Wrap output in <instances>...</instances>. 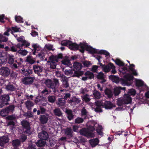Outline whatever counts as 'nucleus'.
<instances>
[{"mask_svg":"<svg viewBox=\"0 0 149 149\" xmlns=\"http://www.w3.org/2000/svg\"><path fill=\"white\" fill-rule=\"evenodd\" d=\"M8 111L6 108L1 110L0 112V114L1 116H6L9 113V111Z\"/></svg>","mask_w":149,"mask_h":149,"instance_id":"79ce46f5","label":"nucleus"},{"mask_svg":"<svg viewBox=\"0 0 149 149\" xmlns=\"http://www.w3.org/2000/svg\"><path fill=\"white\" fill-rule=\"evenodd\" d=\"M21 123L22 126L24 127L25 129L27 130L25 131V132L26 133H29L30 129L29 123L27 121L23 120L21 122Z\"/></svg>","mask_w":149,"mask_h":149,"instance_id":"aec40b11","label":"nucleus"},{"mask_svg":"<svg viewBox=\"0 0 149 149\" xmlns=\"http://www.w3.org/2000/svg\"><path fill=\"white\" fill-rule=\"evenodd\" d=\"M73 70L74 71V74L72 75L73 77H79L84 74V72L83 71L79 70L75 71L74 70V69H73Z\"/></svg>","mask_w":149,"mask_h":149,"instance_id":"cd10ccee","label":"nucleus"},{"mask_svg":"<svg viewBox=\"0 0 149 149\" xmlns=\"http://www.w3.org/2000/svg\"><path fill=\"white\" fill-rule=\"evenodd\" d=\"M8 63L10 64H13L15 62V57L12 54H8Z\"/></svg>","mask_w":149,"mask_h":149,"instance_id":"4be33fe9","label":"nucleus"},{"mask_svg":"<svg viewBox=\"0 0 149 149\" xmlns=\"http://www.w3.org/2000/svg\"><path fill=\"white\" fill-rule=\"evenodd\" d=\"M66 113L68 114V118L69 120H71L73 118V115L72 111L70 110L67 109L65 111Z\"/></svg>","mask_w":149,"mask_h":149,"instance_id":"2f4dec72","label":"nucleus"},{"mask_svg":"<svg viewBox=\"0 0 149 149\" xmlns=\"http://www.w3.org/2000/svg\"><path fill=\"white\" fill-rule=\"evenodd\" d=\"M65 134L68 136L71 137L72 136V132L71 128H67L65 130Z\"/></svg>","mask_w":149,"mask_h":149,"instance_id":"c756f323","label":"nucleus"},{"mask_svg":"<svg viewBox=\"0 0 149 149\" xmlns=\"http://www.w3.org/2000/svg\"><path fill=\"white\" fill-rule=\"evenodd\" d=\"M26 107L29 110L31 109V107L34 105V104L32 102L28 101L25 102Z\"/></svg>","mask_w":149,"mask_h":149,"instance_id":"c9c22d12","label":"nucleus"},{"mask_svg":"<svg viewBox=\"0 0 149 149\" xmlns=\"http://www.w3.org/2000/svg\"><path fill=\"white\" fill-rule=\"evenodd\" d=\"M38 137L39 138L43 140H46L48 137L47 133L45 131H43L38 134Z\"/></svg>","mask_w":149,"mask_h":149,"instance_id":"6ab92c4d","label":"nucleus"},{"mask_svg":"<svg viewBox=\"0 0 149 149\" xmlns=\"http://www.w3.org/2000/svg\"><path fill=\"white\" fill-rule=\"evenodd\" d=\"M8 54L5 52H0V64L7 62L8 60Z\"/></svg>","mask_w":149,"mask_h":149,"instance_id":"ddd939ff","label":"nucleus"},{"mask_svg":"<svg viewBox=\"0 0 149 149\" xmlns=\"http://www.w3.org/2000/svg\"><path fill=\"white\" fill-rule=\"evenodd\" d=\"M87 46V45L85 44L80 43L79 45H78L77 50H79L81 52L83 53L84 52L85 50H86Z\"/></svg>","mask_w":149,"mask_h":149,"instance_id":"5701e85b","label":"nucleus"},{"mask_svg":"<svg viewBox=\"0 0 149 149\" xmlns=\"http://www.w3.org/2000/svg\"><path fill=\"white\" fill-rule=\"evenodd\" d=\"M6 90L9 91H14L16 89L15 88L13 85L8 84L6 87Z\"/></svg>","mask_w":149,"mask_h":149,"instance_id":"473e14b6","label":"nucleus"},{"mask_svg":"<svg viewBox=\"0 0 149 149\" xmlns=\"http://www.w3.org/2000/svg\"><path fill=\"white\" fill-rule=\"evenodd\" d=\"M109 77L113 82L116 83L119 82V78L118 76L111 75L109 76Z\"/></svg>","mask_w":149,"mask_h":149,"instance_id":"c85d7f7f","label":"nucleus"},{"mask_svg":"<svg viewBox=\"0 0 149 149\" xmlns=\"http://www.w3.org/2000/svg\"><path fill=\"white\" fill-rule=\"evenodd\" d=\"M32 47L33 48V49H32V51H36L37 49L39 48L40 46L37 44H34L32 45Z\"/></svg>","mask_w":149,"mask_h":149,"instance_id":"052dcab7","label":"nucleus"},{"mask_svg":"<svg viewBox=\"0 0 149 149\" xmlns=\"http://www.w3.org/2000/svg\"><path fill=\"white\" fill-rule=\"evenodd\" d=\"M12 144L13 146H19L20 144V141L17 139H16L12 141Z\"/></svg>","mask_w":149,"mask_h":149,"instance_id":"a18cd8bd","label":"nucleus"},{"mask_svg":"<svg viewBox=\"0 0 149 149\" xmlns=\"http://www.w3.org/2000/svg\"><path fill=\"white\" fill-rule=\"evenodd\" d=\"M8 40V38L7 37L0 33V42H6Z\"/></svg>","mask_w":149,"mask_h":149,"instance_id":"c03bdc74","label":"nucleus"},{"mask_svg":"<svg viewBox=\"0 0 149 149\" xmlns=\"http://www.w3.org/2000/svg\"><path fill=\"white\" fill-rule=\"evenodd\" d=\"M124 79H122V82L123 84L127 86H130L131 83L129 82L131 80H133L134 79V77L131 74H127L124 76Z\"/></svg>","mask_w":149,"mask_h":149,"instance_id":"0eeeda50","label":"nucleus"},{"mask_svg":"<svg viewBox=\"0 0 149 149\" xmlns=\"http://www.w3.org/2000/svg\"><path fill=\"white\" fill-rule=\"evenodd\" d=\"M8 111L9 113L10 112H12L14 109V106L13 105H11L6 108Z\"/></svg>","mask_w":149,"mask_h":149,"instance_id":"680f3d73","label":"nucleus"},{"mask_svg":"<svg viewBox=\"0 0 149 149\" xmlns=\"http://www.w3.org/2000/svg\"><path fill=\"white\" fill-rule=\"evenodd\" d=\"M65 74L67 75H72L73 74V71L72 70H65L64 71Z\"/></svg>","mask_w":149,"mask_h":149,"instance_id":"603ef678","label":"nucleus"},{"mask_svg":"<svg viewBox=\"0 0 149 149\" xmlns=\"http://www.w3.org/2000/svg\"><path fill=\"white\" fill-rule=\"evenodd\" d=\"M62 64L70 66L71 65L70 60L67 58H65L62 61Z\"/></svg>","mask_w":149,"mask_h":149,"instance_id":"58836bf2","label":"nucleus"},{"mask_svg":"<svg viewBox=\"0 0 149 149\" xmlns=\"http://www.w3.org/2000/svg\"><path fill=\"white\" fill-rule=\"evenodd\" d=\"M78 45L75 43H72L71 41L69 45V47L71 50H77Z\"/></svg>","mask_w":149,"mask_h":149,"instance_id":"7c9ffc66","label":"nucleus"},{"mask_svg":"<svg viewBox=\"0 0 149 149\" xmlns=\"http://www.w3.org/2000/svg\"><path fill=\"white\" fill-rule=\"evenodd\" d=\"M70 41L68 40H64L61 42V44L62 45L69 46Z\"/></svg>","mask_w":149,"mask_h":149,"instance_id":"8fccbe9b","label":"nucleus"},{"mask_svg":"<svg viewBox=\"0 0 149 149\" xmlns=\"http://www.w3.org/2000/svg\"><path fill=\"white\" fill-rule=\"evenodd\" d=\"M10 73V69L7 67H3L0 69V74L4 77H8Z\"/></svg>","mask_w":149,"mask_h":149,"instance_id":"9d476101","label":"nucleus"},{"mask_svg":"<svg viewBox=\"0 0 149 149\" xmlns=\"http://www.w3.org/2000/svg\"><path fill=\"white\" fill-rule=\"evenodd\" d=\"M102 126L100 125H98V128L96 130L98 133L100 135H102Z\"/></svg>","mask_w":149,"mask_h":149,"instance_id":"864d4df0","label":"nucleus"},{"mask_svg":"<svg viewBox=\"0 0 149 149\" xmlns=\"http://www.w3.org/2000/svg\"><path fill=\"white\" fill-rule=\"evenodd\" d=\"M65 101L64 99L63 98L59 99L58 101L56 102L57 104L59 105V106H62L64 105L65 103Z\"/></svg>","mask_w":149,"mask_h":149,"instance_id":"e433bc0d","label":"nucleus"},{"mask_svg":"<svg viewBox=\"0 0 149 149\" xmlns=\"http://www.w3.org/2000/svg\"><path fill=\"white\" fill-rule=\"evenodd\" d=\"M129 69L131 71L132 74L134 76H137L138 74L136 70L133 67H129Z\"/></svg>","mask_w":149,"mask_h":149,"instance_id":"5fc2aeb1","label":"nucleus"},{"mask_svg":"<svg viewBox=\"0 0 149 149\" xmlns=\"http://www.w3.org/2000/svg\"><path fill=\"white\" fill-rule=\"evenodd\" d=\"M30 45V43L28 41L24 40L21 43H18L17 45V47L20 49L21 48H22V47L24 46V47H27Z\"/></svg>","mask_w":149,"mask_h":149,"instance_id":"a211bd4d","label":"nucleus"},{"mask_svg":"<svg viewBox=\"0 0 149 149\" xmlns=\"http://www.w3.org/2000/svg\"><path fill=\"white\" fill-rule=\"evenodd\" d=\"M99 140L97 138L92 139L89 140V143L92 146L95 147L98 144Z\"/></svg>","mask_w":149,"mask_h":149,"instance_id":"bb28decb","label":"nucleus"},{"mask_svg":"<svg viewBox=\"0 0 149 149\" xmlns=\"http://www.w3.org/2000/svg\"><path fill=\"white\" fill-rule=\"evenodd\" d=\"M36 57L39 58L40 61H43L45 58V55L43 52H40L36 55Z\"/></svg>","mask_w":149,"mask_h":149,"instance_id":"4c0bfd02","label":"nucleus"},{"mask_svg":"<svg viewBox=\"0 0 149 149\" xmlns=\"http://www.w3.org/2000/svg\"><path fill=\"white\" fill-rule=\"evenodd\" d=\"M73 66L74 69L77 70H80L82 68L81 64L77 62H74Z\"/></svg>","mask_w":149,"mask_h":149,"instance_id":"393cba45","label":"nucleus"},{"mask_svg":"<svg viewBox=\"0 0 149 149\" xmlns=\"http://www.w3.org/2000/svg\"><path fill=\"white\" fill-rule=\"evenodd\" d=\"M10 50L13 52H17V48L13 45L10 47Z\"/></svg>","mask_w":149,"mask_h":149,"instance_id":"bf43d9fd","label":"nucleus"},{"mask_svg":"<svg viewBox=\"0 0 149 149\" xmlns=\"http://www.w3.org/2000/svg\"><path fill=\"white\" fill-rule=\"evenodd\" d=\"M46 143L45 140L41 139L36 143V144L38 146H42L45 145Z\"/></svg>","mask_w":149,"mask_h":149,"instance_id":"f704fd0d","label":"nucleus"},{"mask_svg":"<svg viewBox=\"0 0 149 149\" xmlns=\"http://www.w3.org/2000/svg\"><path fill=\"white\" fill-rule=\"evenodd\" d=\"M99 66L96 65H94L93 66L92 68L91 71L94 72H96Z\"/></svg>","mask_w":149,"mask_h":149,"instance_id":"0e129e2a","label":"nucleus"},{"mask_svg":"<svg viewBox=\"0 0 149 149\" xmlns=\"http://www.w3.org/2000/svg\"><path fill=\"white\" fill-rule=\"evenodd\" d=\"M96 76L98 79H103L104 78V74L102 72H100L98 73Z\"/></svg>","mask_w":149,"mask_h":149,"instance_id":"de8ad7c7","label":"nucleus"},{"mask_svg":"<svg viewBox=\"0 0 149 149\" xmlns=\"http://www.w3.org/2000/svg\"><path fill=\"white\" fill-rule=\"evenodd\" d=\"M98 54H103L107 56L109 55V53L108 52L105 50H101L98 52Z\"/></svg>","mask_w":149,"mask_h":149,"instance_id":"09e8293b","label":"nucleus"},{"mask_svg":"<svg viewBox=\"0 0 149 149\" xmlns=\"http://www.w3.org/2000/svg\"><path fill=\"white\" fill-rule=\"evenodd\" d=\"M115 63L116 64L120 67L124 66H125L124 63L119 59H116L115 61Z\"/></svg>","mask_w":149,"mask_h":149,"instance_id":"a19ab883","label":"nucleus"},{"mask_svg":"<svg viewBox=\"0 0 149 149\" xmlns=\"http://www.w3.org/2000/svg\"><path fill=\"white\" fill-rule=\"evenodd\" d=\"M97 64L101 67L102 70L104 72L107 73L110 71L113 63L110 62L107 65H105L101 63H98Z\"/></svg>","mask_w":149,"mask_h":149,"instance_id":"1a4fd4ad","label":"nucleus"},{"mask_svg":"<svg viewBox=\"0 0 149 149\" xmlns=\"http://www.w3.org/2000/svg\"><path fill=\"white\" fill-rule=\"evenodd\" d=\"M33 69L34 72L36 74H37L39 76L40 73L43 70V68L41 66L38 65H33Z\"/></svg>","mask_w":149,"mask_h":149,"instance_id":"4468645a","label":"nucleus"},{"mask_svg":"<svg viewBox=\"0 0 149 149\" xmlns=\"http://www.w3.org/2000/svg\"><path fill=\"white\" fill-rule=\"evenodd\" d=\"M28 52L25 49L19 50L17 51V53L23 56L26 55L27 54Z\"/></svg>","mask_w":149,"mask_h":149,"instance_id":"37998d69","label":"nucleus"},{"mask_svg":"<svg viewBox=\"0 0 149 149\" xmlns=\"http://www.w3.org/2000/svg\"><path fill=\"white\" fill-rule=\"evenodd\" d=\"M133 94L131 95L129 94H125L123 97L119 98L117 101V104L119 106L130 104L132 102V99L131 96H133Z\"/></svg>","mask_w":149,"mask_h":149,"instance_id":"7ed1b4c3","label":"nucleus"},{"mask_svg":"<svg viewBox=\"0 0 149 149\" xmlns=\"http://www.w3.org/2000/svg\"><path fill=\"white\" fill-rule=\"evenodd\" d=\"M125 88H122L120 87H116L114 88V93H120L121 90H125Z\"/></svg>","mask_w":149,"mask_h":149,"instance_id":"49530a36","label":"nucleus"},{"mask_svg":"<svg viewBox=\"0 0 149 149\" xmlns=\"http://www.w3.org/2000/svg\"><path fill=\"white\" fill-rule=\"evenodd\" d=\"M53 81L51 79H47L45 80V83L48 88L51 89L52 91L54 93L58 91V86L59 85L58 80L56 78H54Z\"/></svg>","mask_w":149,"mask_h":149,"instance_id":"f03ea898","label":"nucleus"},{"mask_svg":"<svg viewBox=\"0 0 149 149\" xmlns=\"http://www.w3.org/2000/svg\"><path fill=\"white\" fill-rule=\"evenodd\" d=\"M82 116L86 115L87 114L88 112L84 107H83L81 111Z\"/></svg>","mask_w":149,"mask_h":149,"instance_id":"774afa93","label":"nucleus"},{"mask_svg":"<svg viewBox=\"0 0 149 149\" xmlns=\"http://www.w3.org/2000/svg\"><path fill=\"white\" fill-rule=\"evenodd\" d=\"M54 112L55 115L56 116H60L62 115V113L60 110L58 108L55 109L54 110Z\"/></svg>","mask_w":149,"mask_h":149,"instance_id":"ea45409f","label":"nucleus"},{"mask_svg":"<svg viewBox=\"0 0 149 149\" xmlns=\"http://www.w3.org/2000/svg\"><path fill=\"white\" fill-rule=\"evenodd\" d=\"M35 79L34 77H26L22 79V81L25 85H29L33 83Z\"/></svg>","mask_w":149,"mask_h":149,"instance_id":"f8f14e48","label":"nucleus"},{"mask_svg":"<svg viewBox=\"0 0 149 149\" xmlns=\"http://www.w3.org/2000/svg\"><path fill=\"white\" fill-rule=\"evenodd\" d=\"M63 57V54L61 53L58 54L56 55H52L49 57L50 67L51 68L54 69L56 68L57 63L58 62L59 59H61Z\"/></svg>","mask_w":149,"mask_h":149,"instance_id":"20e7f679","label":"nucleus"},{"mask_svg":"<svg viewBox=\"0 0 149 149\" xmlns=\"http://www.w3.org/2000/svg\"><path fill=\"white\" fill-rule=\"evenodd\" d=\"M36 58H33L32 56H28L26 58V61L31 64H34L36 61Z\"/></svg>","mask_w":149,"mask_h":149,"instance_id":"a878e982","label":"nucleus"},{"mask_svg":"<svg viewBox=\"0 0 149 149\" xmlns=\"http://www.w3.org/2000/svg\"><path fill=\"white\" fill-rule=\"evenodd\" d=\"M115 66L113 64L111 68V69L112 70L111 71V73L113 74H115L116 73V71L115 69Z\"/></svg>","mask_w":149,"mask_h":149,"instance_id":"69168bd1","label":"nucleus"},{"mask_svg":"<svg viewBox=\"0 0 149 149\" xmlns=\"http://www.w3.org/2000/svg\"><path fill=\"white\" fill-rule=\"evenodd\" d=\"M114 107L115 106L110 102L105 101L103 103L102 102L98 101L95 102V104L92 105V107L94 108L96 112H102V108L104 107L106 109H110Z\"/></svg>","mask_w":149,"mask_h":149,"instance_id":"f257e3e1","label":"nucleus"},{"mask_svg":"<svg viewBox=\"0 0 149 149\" xmlns=\"http://www.w3.org/2000/svg\"><path fill=\"white\" fill-rule=\"evenodd\" d=\"M84 120L81 118L79 117L77 118L75 120V122L77 123H80L83 122Z\"/></svg>","mask_w":149,"mask_h":149,"instance_id":"6e6d98bb","label":"nucleus"},{"mask_svg":"<svg viewBox=\"0 0 149 149\" xmlns=\"http://www.w3.org/2000/svg\"><path fill=\"white\" fill-rule=\"evenodd\" d=\"M84 74L86 76L82 78L81 80L83 81H85L88 79H91L94 78V74L93 73L89 71H86Z\"/></svg>","mask_w":149,"mask_h":149,"instance_id":"9b49d317","label":"nucleus"},{"mask_svg":"<svg viewBox=\"0 0 149 149\" xmlns=\"http://www.w3.org/2000/svg\"><path fill=\"white\" fill-rule=\"evenodd\" d=\"M49 120L48 114H45L40 115L39 117V120L42 124H45L47 123Z\"/></svg>","mask_w":149,"mask_h":149,"instance_id":"2eb2a0df","label":"nucleus"},{"mask_svg":"<svg viewBox=\"0 0 149 149\" xmlns=\"http://www.w3.org/2000/svg\"><path fill=\"white\" fill-rule=\"evenodd\" d=\"M83 64L84 67H88L91 65L90 62L87 61H84L83 62Z\"/></svg>","mask_w":149,"mask_h":149,"instance_id":"4d7b16f0","label":"nucleus"},{"mask_svg":"<svg viewBox=\"0 0 149 149\" xmlns=\"http://www.w3.org/2000/svg\"><path fill=\"white\" fill-rule=\"evenodd\" d=\"M83 100H84L86 102H88L90 100V99L87 95H85L82 97Z\"/></svg>","mask_w":149,"mask_h":149,"instance_id":"e2e57ef3","label":"nucleus"},{"mask_svg":"<svg viewBox=\"0 0 149 149\" xmlns=\"http://www.w3.org/2000/svg\"><path fill=\"white\" fill-rule=\"evenodd\" d=\"M135 85L137 87H140L139 90L140 93L143 92L145 93H149V87L144 84V82L141 80L136 79Z\"/></svg>","mask_w":149,"mask_h":149,"instance_id":"423d86ee","label":"nucleus"},{"mask_svg":"<svg viewBox=\"0 0 149 149\" xmlns=\"http://www.w3.org/2000/svg\"><path fill=\"white\" fill-rule=\"evenodd\" d=\"M9 100V95L8 94H3L0 97V108H2L5 105L8 104L7 102Z\"/></svg>","mask_w":149,"mask_h":149,"instance_id":"6e6552de","label":"nucleus"},{"mask_svg":"<svg viewBox=\"0 0 149 149\" xmlns=\"http://www.w3.org/2000/svg\"><path fill=\"white\" fill-rule=\"evenodd\" d=\"M136 97V99L143 102V100L145 99V97H143L142 94H134L133 96L135 95Z\"/></svg>","mask_w":149,"mask_h":149,"instance_id":"72a5a7b5","label":"nucleus"},{"mask_svg":"<svg viewBox=\"0 0 149 149\" xmlns=\"http://www.w3.org/2000/svg\"><path fill=\"white\" fill-rule=\"evenodd\" d=\"M97 125V124L95 125L93 123L91 125L88 127L87 129H83L81 133L84 135L88 137H93L95 135L92 133V132L95 130V128L94 127H96L95 125Z\"/></svg>","mask_w":149,"mask_h":149,"instance_id":"39448f33","label":"nucleus"},{"mask_svg":"<svg viewBox=\"0 0 149 149\" xmlns=\"http://www.w3.org/2000/svg\"><path fill=\"white\" fill-rule=\"evenodd\" d=\"M33 72L32 70L28 69L25 70V69L22 70L21 73L25 76H29L31 75Z\"/></svg>","mask_w":149,"mask_h":149,"instance_id":"b1692460","label":"nucleus"},{"mask_svg":"<svg viewBox=\"0 0 149 149\" xmlns=\"http://www.w3.org/2000/svg\"><path fill=\"white\" fill-rule=\"evenodd\" d=\"M15 20L17 22H23V18L20 16H15Z\"/></svg>","mask_w":149,"mask_h":149,"instance_id":"3c124183","label":"nucleus"},{"mask_svg":"<svg viewBox=\"0 0 149 149\" xmlns=\"http://www.w3.org/2000/svg\"><path fill=\"white\" fill-rule=\"evenodd\" d=\"M86 50L88 51L90 53L92 54H98V52L99 51L97 49L93 48L92 47L88 45L86 46Z\"/></svg>","mask_w":149,"mask_h":149,"instance_id":"412c9836","label":"nucleus"},{"mask_svg":"<svg viewBox=\"0 0 149 149\" xmlns=\"http://www.w3.org/2000/svg\"><path fill=\"white\" fill-rule=\"evenodd\" d=\"M48 100L51 102H54L55 100V98L54 96H51L48 97Z\"/></svg>","mask_w":149,"mask_h":149,"instance_id":"13d9d810","label":"nucleus"},{"mask_svg":"<svg viewBox=\"0 0 149 149\" xmlns=\"http://www.w3.org/2000/svg\"><path fill=\"white\" fill-rule=\"evenodd\" d=\"M80 100L79 99L75 97L73 98L71 100V102H74L76 103H78L80 102Z\"/></svg>","mask_w":149,"mask_h":149,"instance_id":"338daca9","label":"nucleus"},{"mask_svg":"<svg viewBox=\"0 0 149 149\" xmlns=\"http://www.w3.org/2000/svg\"><path fill=\"white\" fill-rule=\"evenodd\" d=\"M61 78L63 86L66 88L69 87V84L68 83V78L65 76L64 75H63L61 77Z\"/></svg>","mask_w":149,"mask_h":149,"instance_id":"f3484780","label":"nucleus"},{"mask_svg":"<svg viewBox=\"0 0 149 149\" xmlns=\"http://www.w3.org/2000/svg\"><path fill=\"white\" fill-rule=\"evenodd\" d=\"M9 139L6 136H3L0 138V146H3L5 144L8 142Z\"/></svg>","mask_w":149,"mask_h":149,"instance_id":"dca6fc26","label":"nucleus"}]
</instances>
